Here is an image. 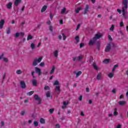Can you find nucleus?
<instances>
[{"label": "nucleus", "mask_w": 128, "mask_h": 128, "mask_svg": "<svg viewBox=\"0 0 128 128\" xmlns=\"http://www.w3.org/2000/svg\"><path fill=\"white\" fill-rule=\"evenodd\" d=\"M102 36V33L98 32L95 34V36L89 42V46H94V43L96 42L97 40H100V38Z\"/></svg>", "instance_id": "1"}, {"label": "nucleus", "mask_w": 128, "mask_h": 128, "mask_svg": "<svg viewBox=\"0 0 128 128\" xmlns=\"http://www.w3.org/2000/svg\"><path fill=\"white\" fill-rule=\"evenodd\" d=\"M122 4L124 6V7L122 8V15L126 17V10L128 9V0H124Z\"/></svg>", "instance_id": "2"}, {"label": "nucleus", "mask_w": 128, "mask_h": 128, "mask_svg": "<svg viewBox=\"0 0 128 128\" xmlns=\"http://www.w3.org/2000/svg\"><path fill=\"white\" fill-rule=\"evenodd\" d=\"M42 56H40L38 59H34L32 64L33 66H38V64L40 62H42Z\"/></svg>", "instance_id": "3"}, {"label": "nucleus", "mask_w": 128, "mask_h": 128, "mask_svg": "<svg viewBox=\"0 0 128 128\" xmlns=\"http://www.w3.org/2000/svg\"><path fill=\"white\" fill-rule=\"evenodd\" d=\"M34 99L35 100H37L38 102H36V104H42V98L38 96V95L35 94L34 96Z\"/></svg>", "instance_id": "4"}, {"label": "nucleus", "mask_w": 128, "mask_h": 128, "mask_svg": "<svg viewBox=\"0 0 128 128\" xmlns=\"http://www.w3.org/2000/svg\"><path fill=\"white\" fill-rule=\"evenodd\" d=\"M84 58V56L82 55H80L78 57H74L73 58V60L74 62H76V60H77V62H80L82 59Z\"/></svg>", "instance_id": "5"}, {"label": "nucleus", "mask_w": 128, "mask_h": 128, "mask_svg": "<svg viewBox=\"0 0 128 128\" xmlns=\"http://www.w3.org/2000/svg\"><path fill=\"white\" fill-rule=\"evenodd\" d=\"M35 72H36V74H38V76H41L42 74V70H40V68L38 67L35 68Z\"/></svg>", "instance_id": "6"}, {"label": "nucleus", "mask_w": 128, "mask_h": 128, "mask_svg": "<svg viewBox=\"0 0 128 128\" xmlns=\"http://www.w3.org/2000/svg\"><path fill=\"white\" fill-rule=\"evenodd\" d=\"M20 86L22 88L24 89L26 88V82H24V81L20 82Z\"/></svg>", "instance_id": "7"}, {"label": "nucleus", "mask_w": 128, "mask_h": 128, "mask_svg": "<svg viewBox=\"0 0 128 128\" xmlns=\"http://www.w3.org/2000/svg\"><path fill=\"white\" fill-rule=\"evenodd\" d=\"M110 46H111L110 43H109L108 44V45L106 46V48H105V52H108L110 50V48H112V47Z\"/></svg>", "instance_id": "8"}, {"label": "nucleus", "mask_w": 128, "mask_h": 128, "mask_svg": "<svg viewBox=\"0 0 128 128\" xmlns=\"http://www.w3.org/2000/svg\"><path fill=\"white\" fill-rule=\"evenodd\" d=\"M89 9H90V6L86 4L84 10V14H86L88 12H89V10H88Z\"/></svg>", "instance_id": "9"}, {"label": "nucleus", "mask_w": 128, "mask_h": 128, "mask_svg": "<svg viewBox=\"0 0 128 128\" xmlns=\"http://www.w3.org/2000/svg\"><path fill=\"white\" fill-rule=\"evenodd\" d=\"M4 20H1L0 21V29L2 30L4 28Z\"/></svg>", "instance_id": "10"}, {"label": "nucleus", "mask_w": 128, "mask_h": 128, "mask_svg": "<svg viewBox=\"0 0 128 128\" xmlns=\"http://www.w3.org/2000/svg\"><path fill=\"white\" fill-rule=\"evenodd\" d=\"M20 2H22V0H16L14 2V4L16 6H18Z\"/></svg>", "instance_id": "11"}, {"label": "nucleus", "mask_w": 128, "mask_h": 128, "mask_svg": "<svg viewBox=\"0 0 128 128\" xmlns=\"http://www.w3.org/2000/svg\"><path fill=\"white\" fill-rule=\"evenodd\" d=\"M12 2H9L6 5V6L8 10H10L12 8Z\"/></svg>", "instance_id": "12"}, {"label": "nucleus", "mask_w": 128, "mask_h": 128, "mask_svg": "<svg viewBox=\"0 0 128 128\" xmlns=\"http://www.w3.org/2000/svg\"><path fill=\"white\" fill-rule=\"evenodd\" d=\"M32 84L34 86H36V84H38V80H36L33 79L32 80Z\"/></svg>", "instance_id": "13"}, {"label": "nucleus", "mask_w": 128, "mask_h": 128, "mask_svg": "<svg viewBox=\"0 0 128 128\" xmlns=\"http://www.w3.org/2000/svg\"><path fill=\"white\" fill-rule=\"evenodd\" d=\"M46 8H48V6H43V7L42 8L41 10V12H46Z\"/></svg>", "instance_id": "14"}, {"label": "nucleus", "mask_w": 128, "mask_h": 128, "mask_svg": "<svg viewBox=\"0 0 128 128\" xmlns=\"http://www.w3.org/2000/svg\"><path fill=\"white\" fill-rule=\"evenodd\" d=\"M96 80H102V73H99L96 76Z\"/></svg>", "instance_id": "15"}, {"label": "nucleus", "mask_w": 128, "mask_h": 128, "mask_svg": "<svg viewBox=\"0 0 128 128\" xmlns=\"http://www.w3.org/2000/svg\"><path fill=\"white\" fill-rule=\"evenodd\" d=\"M54 70H56V66H53L52 67V69L50 72V74H52L54 72Z\"/></svg>", "instance_id": "16"}, {"label": "nucleus", "mask_w": 128, "mask_h": 128, "mask_svg": "<svg viewBox=\"0 0 128 128\" xmlns=\"http://www.w3.org/2000/svg\"><path fill=\"white\" fill-rule=\"evenodd\" d=\"M74 38L76 40V44H77L78 42H80V36H76Z\"/></svg>", "instance_id": "17"}, {"label": "nucleus", "mask_w": 128, "mask_h": 128, "mask_svg": "<svg viewBox=\"0 0 128 128\" xmlns=\"http://www.w3.org/2000/svg\"><path fill=\"white\" fill-rule=\"evenodd\" d=\"M92 66L94 70H98V66H96V64L94 62L93 63Z\"/></svg>", "instance_id": "18"}, {"label": "nucleus", "mask_w": 128, "mask_h": 128, "mask_svg": "<svg viewBox=\"0 0 128 128\" xmlns=\"http://www.w3.org/2000/svg\"><path fill=\"white\" fill-rule=\"evenodd\" d=\"M54 56L55 58H58V50H56L54 53Z\"/></svg>", "instance_id": "19"}, {"label": "nucleus", "mask_w": 128, "mask_h": 128, "mask_svg": "<svg viewBox=\"0 0 128 128\" xmlns=\"http://www.w3.org/2000/svg\"><path fill=\"white\" fill-rule=\"evenodd\" d=\"M118 67V64H115L112 70V72H114L116 71V68Z\"/></svg>", "instance_id": "20"}, {"label": "nucleus", "mask_w": 128, "mask_h": 128, "mask_svg": "<svg viewBox=\"0 0 128 128\" xmlns=\"http://www.w3.org/2000/svg\"><path fill=\"white\" fill-rule=\"evenodd\" d=\"M114 72H110L108 74V78H114Z\"/></svg>", "instance_id": "21"}, {"label": "nucleus", "mask_w": 128, "mask_h": 128, "mask_svg": "<svg viewBox=\"0 0 128 128\" xmlns=\"http://www.w3.org/2000/svg\"><path fill=\"white\" fill-rule=\"evenodd\" d=\"M82 10V7L78 8L77 9H76V14H78V12H80V10Z\"/></svg>", "instance_id": "22"}, {"label": "nucleus", "mask_w": 128, "mask_h": 128, "mask_svg": "<svg viewBox=\"0 0 128 128\" xmlns=\"http://www.w3.org/2000/svg\"><path fill=\"white\" fill-rule=\"evenodd\" d=\"M30 48L32 50H34V48H36V44L34 43H32L30 44Z\"/></svg>", "instance_id": "23"}, {"label": "nucleus", "mask_w": 128, "mask_h": 128, "mask_svg": "<svg viewBox=\"0 0 128 128\" xmlns=\"http://www.w3.org/2000/svg\"><path fill=\"white\" fill-rule=\"evenodd\" d=\"M40 124H46V120H44V118H41L40 119Z\"/></svg>", "instance_id": "24"}, {"label": "nucleus", "mask_w": 128, "mask_h": 128, "mask_svg": "<svg viewBox=\"0 0 128 128\" xmlns=\"http://www.w3.org/2000/svg\"><path fill=\"white\" fill-rule=\"evenodd\" d=\"M34 37L32 36V35H28L27 37V40H32Z\"/></svg>", "instance_id": "25"}, {"label": "nucleus", "mask_w": 128, "mask_h": 128, "mask_svg": "<svg viewBox=\"0 0 128 128\" xmlns=\"http://www.w3.org/2000/svg\"><path fill=\"white\" fill-rule=\"evenodd\" d=\"M80 74H82V71L78 72L76 73V78H78Z\"/></svg>", "instance_id": "26"}, {"label": "nucleus", "mask_w": 128, "mask_h": 128, "mask_svg": "<svg viewBox=\"0 0 128 128\" xmlns=\"http://www.w3.org/2000/svg\"><path fill=\"white\" fill-rule=\"evenodd\" d=\"M126 102V101H120L119 104L120 106H124V104H125Z\"/></svg>", "instance_id": "27"}, {"label": "nucleus", "mask_w": 128, "mask_h": 128, "mask_svg": "<svg viewBox=\"0 0 128 128\" xmlns=\"http://www.w3.org/2000/svg\"><path fill=\"white\" fill-rule=\"evenodd\" d=\"M46 96L47 98H50V91H48L46 93Z\"/></svg>", "instance_id": "28"}, {"label": "nucleus", "mask_w": 128, "mask_h": 128, "mask_svg": "<svg viewBox=\"0 0 128 128\" xmlns=\"http://www.w3.org/2000/svg\"><path fill=\"white\" fill-rule=\"evenodd\" d=\"M56 90H58V92H60V86H56L55 88Z\"/></svg>", "instance_id": "29"}, {"label": "nucleus", "mask_w": 128, "mask_h": 128, "mask_svg": "<svg viewBox=\"0 0 128 128\" xmlns=\"http://www.w3.org/2000/svg\"><path fill=\"white\" fill-rule=\"evenodd\" d=\"M96 46L97 48L100 47V42L97 41L96 42Z\"/></svg>", "instance_id": "30"}, {"label": "nucleus", "mask_w": 128, "mask_h": 128, "mask_svg": "<svg viewBox=\"0 0 128 128\" xmlns=\"http://www.w3.org/2000/svg\"><path fill=\"white\" fill-rule=\"evenodd\" d=\"M34 91H31V92H27V96H30L34 94Z\"/></svg>", "instance_id": "31"}, {"label": "nucleus", "mask_w": 128, "mask_h": 128, "mask_svg": "<svg viewBox=\"0 0 128 128\" xmlns=\"http://www.w3.org/2000/svg\"><path fill=\"white\" fill-rule=\"evenodd\" d=\"M104 64H108L110 62V59H106L103 61Z\"/></svg>", "instance_id": "32"}, {"label": "nucleus", "mask_w": 128, "mask_h": 128, "mask_svg": "<svg viewBox=\"0 0 128 128\" xmlns=\"http://www.w3.org/2000/svg\"><path fill=\"white\" fill-rule=\"evenodd\" d=\"M66 8H62L61 11V14H64V12H66Z\"/></svg>", "instance_id": "33"}, {"label": "nucleus", "mask_w": 128, "mask_h": 128, "mask_svg": "<svg viewBox=\"0 0 128 128\" xmlns=\"http://www.w3.org/2000/svg\"><path fill=\"white\" fill-rule=\"evenodd\" d=\"M16 73L17 74H21L22 73V70H17L16 72Z\"/></svg>", "instance_id": "34"}, {"label": "nucleus", "mask_w": 128, "mask_h": 128, "mask_svg": "<svg viewBox=\"0 0 128 128\" xmlns=\"http://www.w3.org/2000/svg\"><path fill=\"white\" fill-rule=\"evenodd\" d=\"M6 73H4L3 75V76H2V82H4V80L6 79Z\"/></svg>", "instance_id": "35"}, {"label": "nucleus", "mask_w": 128, "mask_h": 128, "mask_svg": "<svg viewBox=\"0 0 128 128\" xmlns=\"http://www.w3.org/2000/svg\"><path fill=\"white\" fill-rule=\"evenodd\" d=\"M50 88L48 86H45L44 88V90H50Z\"/></svg>", "instance_id": "36"}, {"label": "nucleus", "mask_w": 128, "mask_h": 128, "mask_svg": "<svg viewBox=\"0 0 128 128\" xmlns=\"http://www.w3.org/2000/svg\"><path fill=\"white\" fill-rule=\"evenodd\" d=\"M20 36V32H16L15 34V38H18V36Z\"/></svg>", "instance_id": "37"}, {"label": "nucleus", "mask_w": 128, "mask_h": 128, "mask_svg": "<svg viewBox=\"0 0 128 128\" xmlns=\"http://www.w3.org/2000/svg\"><path fill=\"white\" fill-rule=\"evenodd\" d=\"M34 126H36V128L38 126V122H36V121H34Z\"/></svg>", "instance_id": "38"}, {"label": "nucleus", "mask_w": 128, "mask_h": 128, "mask_svg": "<svg viewBox=\"0 0 128 128\" xmlns=\"http://www.w3.org/2000/svg\"><path fill=\"white\" fill-rule=\"evenodd\" d=\"M110 30H112V32L114 30V25L112 24V26L110 28Z\"/></svg>", "instance_id": "39"}, {"label": "nucleus", "mask_w": 128, "mask_h": 128, "mask_svg": "<svg viewBox=\"0 0 128 128\" xmlns=\"http://www.w3.org/2000/svg\"><path fill=\"white\" fill-rule=\"evenodd\" d=\"M52 28H53V27L52 26H49V30H50V32H54V30H52Z\"/></svg>", "instance_id": "40"}, {"label": "nucleus", "mask_w": 128, "mask_h": 128, "mask_svg": "<svg viewBox=\"0 0 128 128\" xmlns=\"http://www.w3.org/2000/svg\"><path fill=\"white\" fill-rule=\"evenodd\" d=\"M62 34L63 36V40H66V35H64V33H62Z\"/></svg>", "instance_id": "41"}, {"label": "nucleus", "mask_w": 128, "mask_h": 128, "mask_svg": "<svg viewBox=\"0 0 128 128\" xmlns=\"http://www.w3.org/2000/svg\"><path fill=\"white\" fill-rule=\"evenodd\" d=\"M60 82H58V80H56L54 83V86H58Z\"/></svg>", "instance_id": "42"}, {"label": "nucleus", "mask_w": 128, "mask_h": 128, "mask_svg": "<svg viewBox=\"0 0 128 128\" xmlns=\"http://www.w3.org/2000/svg\"><path fill=\"white\" fill-rule=\"evenodd\" d=\"M6 34H10V28H8V30L6 32Z\"/></svg>", "instance_id": "43"}, {"label": "nucleus", "mask_w": 128, "mask_h": 128, "mask_svg": "<svg viewBox=\"0 0 128 128\" xmlns=\"http://www.w3.org/2000/svg\"><path fill=\"white\" fill-rule=\"evenodd\" d=\"M54 108H50L49 110V112H50V114H52V112H54Z\"/></svg>", "instance_id": "44"}, {"label": "nucleus", "mask_w": 128, "mask_h": 128, "mask_svg": "<svg viewBox=\"0 0 128 128\" xmlns=\"http://www.w3.org/2000/svg\"><path fill=\"white\" fill-rule=\"evenodd\" d=\"M78 100L82 102V96L80 95V97L78 98Z\"/></svg>", "instance_id": "45"}, {"label": "nucleus", "mask_w": 128, "mask_h": 128, "mask_svg": "<svg viewBox=\"0 0 128 128\" xmlns=\"http://www.w3.org/2000/svg\"><path fill=\"white\" fill-rule=\"evenodd\" d=\"M63 104L64 106H68V102H63Z\"/></svg>", "instance_id": "46"}, {"label": "nucleus", "mask_w": 128, "mask_h": 128, "mask_svg": "<svg viewBox=\"0 0 128 128\" xmlns=\"http://www.w3.org/2000/svg\"><path fill=\"white\" fill-rule=\"evenodd\" d=\"M4 60V62H8V58H3Z\"/></svg>", "instance_id": "47"}, {"label": "nucleus", "mask_w": 128, "mask_h": 128, "mask_svg": "<svg viewBox=\"0 0 128 128\" xmlns=\"http://www.w3.org/2000/svg\"><path fill=\"white\" fill-rule=\"evenodd\" d=\"M24 114H26L25 110H22L20 112L21 116H24Z\"/></svg>", "instance_id": "48"}, {"label": "nucleus", "mask_w": 128, "mask_h": 128, "mask_svg": "<svg viewBox=\"0 0 128 128\" xmlns=\"http://www.w3.org/2000/svg\"><path fill=\"white\" fill-rule=\"evenodd\" d=\"M80 48H82L83 46H84V44L80 43Z\"/></svg>", "instance_id": "49"}, {"label": "nucleus", "mask_w": 128, "mask_h": 128, "mask_svg": "<svg viewBox=\"0 0 128 128\" xmlns=\"http://www.w3.org/2000/svg\"><path fill=\"white\" fill-rule=\"evenodd\" d=\"M108 38L110 40H112V36H110V35L108 36Z\"/></svg>", "instance_id": "50"}, {"label": "nucleus", "mask_w": 128, "mask_h": 128, "mask_svg": "<svg viewBox=\"0 0 128 128\" xmlns=\"http://www.w3.org/2000/svg\"><path fill=\"white\" fill-rule=\"evenodd\" d=\"M40 66H44V62H42L41 63H40Z\"/></svg>", "instance_id": "51"}, {"label": "nucleus", "mask_w": 128, "mask_h": 128, "mask_svg": "<svg viewBox=\"0 0 128 128\" xmlns=\"http://www.w3.org/2000/svg\"><path fill=\"white\" fill-rule=\"evenodd\" d=\"M80 24H78L77 26V28H76V30H78V28H80Z\"/></svg>", "instance_id": "52"}, {"label": "nucleus", "mask_w": 128, "mask_h": 128, "mask_svg": "<svg viewBox=\"0 0 128 128\" xmlns=\"http://www.w3.org/2000/svg\"><path fill=\"white\" fill-rule=\"evenodd\" d=\"M118 113L117 112H114V115L115 116H118Z\"/></svg>", "instance_id": "53"}, {"label": "nucleus", "mask_w": 128, "mask_h": 128, "mask_svg": "<svg viewBox=\"0 0 128 128\" xmlns=\"http://www.w3.org/2000/svg\"><path fill=\"white\" fill-rule=\"evenodd\" d=\"M120 26H121V27L124 26V22H123L122 21V22H120Z\"/></svg>", "instance_id": "54"}, {"label": "nucleus", "mask_w": 128, "mask_h": 128, "mask_svg": "<svg viewBox=\"0 0 128 128\" xmlns=\"http://www.w3.org/2000/svg\"><path fill=\"white\" fill-rule=\"evenodd\" d=\"M46 24H48V26H50V24H52V22H50V20H48V21L47 22H46Z\"/></svg>", "instance_id": "55"}, {"label": "nucleus", "mask_w": 128, "mask_h": 128, "mask_svg": "<svg viewBox=\"0 0 128 128\" xmlns=\"http://www.w3.org/2000/svg\"><path fill=\"white\" fill-rule=\"evenodd\" d=\"M20 34V36H24V32H21Z\"/></svg>", "instance_id": "56"}, {"label": "nucleus", "mask_w": 128, "mask_h": 128, "mask_svg": "<svg viewBox=\"0 0 128 128\" xmlns=\"http://www.w3.org/2000/svg\"><path fill=\"white\" fill-rule=\"evenodd\" d=\"M1 126H4V121L1 122Z\"/></svg>", "instance_id": "57"}, {"label": "nucleus", "mask_w": 128, "mask_h": 128, "mask_svg": "<svg viewBox=\"0 0 128 128\" xmlns=\"http://www.w3.org/2000/svg\"><path fill=\"white\" fill-rule=\"evenodd\" d=\"M80 114V116H84V112H81Z\"/></svg>", "instance_id": "58"}, {"label": "nucleus", "mask_w": 128, "mask_h": 128, "mask_svg": "<svg viewBox=\"0 0 128 128\" xmlns=\"http://www.w3.org/2000/svg\"><path fill=\"white\" fill-rule=\"evenodd\" d=\"M116 128H122V125H120V124H118Z\"/></svg>", "instance_id": "59"}, {"label": "nucleus", "mask_w": 128, "mask_h": 128, "mask_svg": "<svg viewBox=\"0 0 128 128\" xmlns=\"http://www.w3.org/2000/svg\"><path fill=\"white\" fill-rule=\"evenodd\" d=\"M56 128H60V124H56Z\"/></svg>", "instance_id": "60"}, {"label": "nucleus", "mask_w": 128, "mask_h": 128, "mask_svg": "<svg viewBox=\"0 0 128 128\" xmlns=\"http://www.w3.org/2000/svg\"><path fill=\"white\" fill-rule=\"evenodd\" d=\"M4 54L2 53L1 56H0V60H2V57L4 56Z\"/></svg>", "instance_id": "61"}, {"label": "nucleus", "mask_w": 128, "mask_h": 128, "mask_svg": "<svg viewBox=\"0 0 128 128\" xmlns=\"http://www.w3.org/2000/svg\"><path fill=\"white\" fill-rule=\"evenodd\" d=\"M86 92H90V88H86Z\"/></svg>", "instance_id": "62"}, {"label": "nucleus", "mask_w": 128, "mask_h": 128, "mask_svg": "<svg viewBox=\"0 0 128 128\" xmlns=\"http://www.w3.org/2000/svg\"><path fill=\"white\" fill-rule=\"evenodd\" d=\"M112 92H113V94H116V89H113V90H112Z\"/></svg>", "instance_id": "63"}, {"label": "nucleus", "mask_w": 128, "mask_h": 128, "mask_svg": "<svg viewBox=\"0 0 128 128\" xmlns=\"http://www.w3.org/2000/svg\"><path fill=\"white\" fill-rule=\"evenodd\" d=\"M117 12H119V14H120L122 12V10L120 9H117Z\"/></svg>", "instance_id": "64"}]
</instances>
